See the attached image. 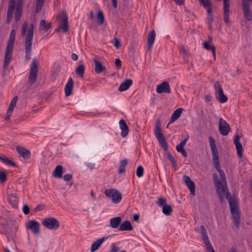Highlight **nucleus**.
Wrapping results in <instances>:
<instances>
[{
    "mask_svg": "<svg viewBox=\"0 0 252 252\" xmlns=\"http://www.w3.org/2000/svg\"><path fill=\"white\" fill-rule=\"evenodd\" d=\"M22 6L21 5L18 4L16 8L15 13V20L16 22H18L20 20L22 14Z\"/></svg>",
    "mask_w": 252,
    "mask_h": 252,
    "instance_id": "obj_31",
    "label": "nucleus"
},
{
    "mask_svg": "<svg viewBox=\"0 0 252 252\" xmlns=\"http://www.w3.org/2000/svg\"><path fill=\"white\" fill-rule=\"evenodd\" d=\"M18 99V96H15L11 101V102L10 103V105L11 106H15L17 102V100Z\"/></svg>",
    "mask_w": 252,
    "mask_h": 252,
    "instance_id": "obj_51",
    "label": "nucleus"
},
{
    "mask_svg": "<svg viewBox=\"0 0 252 252\" xmlns=\"http://www.w3.org/2000/svg\"><path fill=\"white\" fill-rule=\"evenodd\" d=\"M180 153L184 157L187 158L188 157L187 153L185 149H183L182 151H181Z\"/></svg>",
    "mask_w": 252,
    "mask_h": 252,
    "instance_id": "obj_58",
    "label": "nucleus"
},
{
    "mask_svg": "<svg viewBox=\"0 0 252 252\" xmlns=\"http://www.w3.org/2000/svg\"><path fill=\"white\" fill-rule=\"evenodd\" d=\"M105 238L104 237H102L100 239H97L94 242L91 246V252H94L96 251L103 242H104Z\"/></svg>",
    "mask_w": 252,
    "mask_h": 252,
    "instance_id": "obj_28",
    "label": "nucleus"
},
{
    "mask_svg": "<svg viewBox=\"0 0 252 252\" xmlns=\"http://www.w3.org/2000/svg\"><path fill=\"white\" fill-rule=\"evenodd\" d=\"M14 107L15 106L9 105L7 111H8V113H12Z\"/></svg>",
    "mask_w": 252,
    "mask_h": 252,
    "instance_id": "obj_63",
    "label": "nucleus"
},
{
    "mask_svg": "<svg viewBox=\"0 0 252 252\" xmlns=\"http://www.w3.org/2000/svg\"><path fill=\"white\" fill-rule=\"evenodd\" d=\"M115 64L117 68H120L122 65L121 61L119 59H116L115 60Z\"/></svg>",
    "mask_w": 252,
    "mask_h": 252,
    "instance_id": "obj_54",
    "label": "nucleus"
},
{
    "mask_svg": "<svg viewBox=\"0 0 252 252\" xmlns=\"http://www.w3.org/2000/svg\"><path fill=\"white\" fill-rule=\"evenodd\" d=\"M166 156L168 160L172 163V167H175L176 166V160L172 155L170 153H167Z\"/></svg>",
    "mask_w": 252,
    "mask_h": 252,
    "instance_id": "obj_42",
    "label": "nucleus"
},
{
    "mask_svg": "<svg viewBox=\"0 0 252 252\" xmlns=\"http://www.w3.org/2000/svg\"><path fill=\"white\" fill-rule=\"evenodd\" d=\"M240 138L239 135H236L234 139V143L236 146L238 156L240 158H242L243 155V146L240 142Z\"/></svg>",
    "mask_w": 252,
    "mask_h": 252,
    "instance_id": "obj_18",
    "label": "nucleus"
},
{
    "mask_svg": "<svg viewBox=\"0 0 252 252\" xmlns=\"http://www.w3.org/2000/svg\"><path fill=\"white\" fill-rule=\"evenodd\" d=\"M7 201L9 204L13 208H17L18 200L16 195L15 194H9L7 196Z\"/></svg>",
    "mask_w": 252,
    "mask_h": 252,
    "instance_id": "obj_20",
    "label": "nucleus"
},
{
    "mask_svg": "<svg viewBox=\"0 0 252 252\" xmlns=\"http://www.w3.org/2000/svg\"><path fill=\"white\" fill-rule=\"evenodd\" d=\"M28 26V23L27 22H24L22 25V35L24 36L26 35V33L27 31V28Z\"/></svg>",
    "mask_w": 252,
    "mask_h": 252,
    "instance_id": "obj_44",
    "label": "nucleus"
},
{
    "mask_svg": "<svg viewBox=\"0 0 252 252\" xmlns=\"http://www.w3.org/2000/svg\"><path fill=\"white\" fill-rule=\"evenodd\" d=\"M209 142L212 154V160L214 166L218 173H214L212 178L213 183L221 202L225 195L227 199L232 214V218L235 225L239 228L241 224L240 214L239 210L238 202L236 198L232 197L229 192L224 171L221 169L220 161L215 139L211 136L209 137Z\"/></svg>",
    "mask_w": 252,
    "mask_h": 252,
    "instance_id": "obj_1",
    "label": "nucleus"
},
{
    "mask_svg": "<svg viewBox=\"0 0 252 252\" xmlns=\"http://www.w3.org/2000/svg\"><path fill=\"white\" fill-rule=\"evenodd\" d=\"M71 57L72 60L74 61H77L78 59V55L75 53H72Z\"/></svg>",
    "mask_w": 252,
    "mask_h": 252,
    "instance_id": "obj_62",
    "label": "nucleus"
},
{
    "mask_svg": "<svg viewBox=\"0 0 252 252\" xmlns=\"http://www.w3.org/2000/svg\"><path fill=\"white\" fill-rule=\"evenodd\" d=\"M112 5H113V6L115 8H117V5H118L117 0H112Z\"/></svg>",
    "mask_w": 252,
    "mask_h": 252,
    "instance_id": "obj_64",
    "label": "nucleus"
},
{
    "mask_svg": "<svg viewBox=\"0 0 252 252\" xmlns=\"http://www.w3.org/2000/svg\"><path fill=\"white\" fill-rule=\"evenodd\" d=\"M38 70L31 69L30 75L28 78V82L30 85H33L37 79Z\"/></svg>",
    "mask_w": 252,
    "mask_h": 252,
    "instance_id": "obj_22",
    "label": "nucleus"
},
{
    "mask_svg": "<svg viewBox=\"0 0 252 252\" xmlns=\"http://www.w3.org/2000/svg\"><path fill=\"white\" fill-rule=\"evenodd\" d=\"M166 201L167 200L165 198L161 197L158 198V201H156V203L159 206L163 207V206L166 205Z\"/></svg>",
    "mask_w": 252,
    "mask_h": 252,
    "instance_id": "obj_41",
    "label": "nucleus"
},
{
    "mask_svg": "<svg viewBox=\"0 0 252 252\" xmlns=\"http://www.w3.org/2000/svg\"><path fill=\"white\" fill-rule=\"evenodd\" d=\"M52 27L51 23H46V21L44 19H42L40 21L39 24V30H46V31H48Z\"/></svg>",
    "mask_w": 252,
    "mask_h": 252,
    "instance_id": "obj_30",
    "label": "nucleus"
},
{
    "mask_svg": "<svg viewBox=\"0 0 252 252\" xmlns=\"http://www.w3.org/2000/svg\"><path fill=\"white\" fill-rule=\"evenodd\" d=\"M200 4L206 9L208 23H213L214 17L212 13V4L211 0H198Z\"/></svg>",
    "mask_w": 252,
    "mask_h": 252,
    "instance_id": "obj_7",
    "label": "nucleus"
},
{
    "mask_svg": "<svg viewBox=\"0 0 252 252\" xmlns=\"http://www.w3.org/2000/svg\"><path fill=\"white\" fill-rule=\"evenodd\" d=\"M11 114H12V113H8V111H7L6 114L4 117V120H9L11 115Z\"/></svg>",
    "mask_w": 252,
    "mask_h": 252,
    "instance_id": "obj_61",
    "label": "nucleus"
},
{
    "mask_svg": "<svg viewBox=\"0 0 252 252\" xmlns=\"http://www.w3.org/2000/svg\"><path fill=\"white\" fill-rule=\"evenodd\" d=\"M85 71V66L83 64H80L76 69V73L79 76L83 77Z\"/></svg>",
    "mask_w": 252,
    "mask_h": 252,
    "instance_id": "obj_38",
    "label": "nucleus"
},
{
    "mask_svg": "<svg viewBox=\"0 0 252 252\" xmlns=\"http://www.w3.org/2000/svg\"><path fill=\"white\" fill-rule=\"evenodd\" d=\"M122 218L121 217L113 218L110 220L109 226L113 228H117L121 224Z\"/></svg>",
    "mask_w": 252,
    "mask_h": 252,
    "instance_id": "obj_27",
    "label": "nucleus"
},
{
    "mask_svg": "<svg viewBox=\"0 0 252 252\" xmlns=\"http://www.w3.org/2000/svg\"><path fill=\"white\" fill-rule=\"evenodd\" d=\"M132 80L130 79H126L125 81L121 84L118 91L120 92H124L129 89L132 84Z\"/></svg>",
    "mask_w": 252,
    "mask_h": 252,
    "instance_id": "obj_19",
    "label": "nucleus"
},
{
    "mask_svg": "<svg viewBox=\"0 0 252 252\" xmlns=\"http://www.w3.org/2000/svg\"><path fill=\"white\" fill-rule=\"evenodd\" d=\"M189 135H188L187 137L185 139H184V140H182L180 142V143L179 144L180 146H183L184 147L185 146V145L186 144L187 140L189 139Z\"/></svg>",
    "mask_w": 252,
    "mask_h": 252,
    "instance_id": "obj_55",
    "label": "nucleus"
},
{
    "mask_svg": "<svg viewBox=\"0 0 252 252\" xmlns=\"http://www.w3.org/2000/svg\"><path fill=\"white\" fill-rule=\"evenodd\" d=\"M244 15L245 18L249 21H252V11L250 5H243Z\"/></svg>",
    "mask_w": 252,
    "mask_h": 252,
    "instance_id": "obj_25",
    "label": "nucleus"
},
{
    "mask_svg": "<svg viewBox=\"0 0 252 252\" xmlns=\"http://www.w3.org/2000/svg\"><path fill=\"white\" fill-rule=\"evenodd\" d=\"M15 40V31L12 30L9 37L4 55L3 70H6L12 61V53L14 49V45Z\"/></svg>",
    "mask_w": 252,
    "mask_h": 252,
    "instance_id": "obj_2",
    "label": "nucleus"
},
{
    "mask_svg": "<svg viewBox=\"0 0 252 252\" xmlns=\"http://www.w3.org/2000/svg\"><path fill=\"white\" fill-rule=\"evenodd\" d=\"M6 173L4 171H0V181L1 183L6 181Z\"/></svg>",
    "mask_w": 252,
    "mask_h": 252,
    "instance_id": "obj_46",
    "label": "nucleus"
},
{
    "mask_svg": "<svg viewBox=\"0 0 252 252\" xmlns=\"http://www.w3.org/2000/svg\"><path fill=\"white\" fill-rule=\"evenodd\" d=\"M73 87V81L72 79L70 77L67 83L65 85L64 91H65V95L66 96H68L70 95L72 93V89Z\"/></svg>",
    "mask_w": 252,
    "mask_h": 252,
    "instance_id": "obj_21",
    "label": "nucleus"
},
{
    "mask_svg": "<svg viewBox=\"0 0 252 252\" xmlns=\"http://www.w3.org/2000/svg\"><path fill=\"white\" fill-rule=\"evenodd\" d=\"M22 210H23V213L25 215H28L30 213V208L28 206V205H27L26 204L24 205V206L23 207Z\"/></svg>",
    "mask_w": 252,
    "mask_h": 252,
    "instance_id": "obj_48",
    "label": "nucleus"
},
{
    "mask_svg": "<svg viewBox=\"0 0 252 252\" xmlns=\"http://www.w3.org/2000/svg\"><path fill=\"white\" fill-rule=\"evenodd\" d=\"M156 37V33L154 30H153L148 34L147 46L149 49H150L153 46Z\"/></svg>",
    "mask_w": 252,
    "mask_h": 252,
    "instance_id": "obj_26",
    "label": "nucleus"
},
{
    "mask_svg": "<svg viewBox=\"0 0 252 252\" xmlns=\"http://www.w3.org/2000/svg\"><path fill=\"white\" fill-rule=\"evenodd\" d=\"M203 47L208 51H212L213 50V48H215V47L214 46H212L210 44L209 42L205 41L203 43Z\"/></svg>",
    "mask_w": 252,
    "mask_h": 252,
    "instance_id": "obj_45",
    "label": "nucleus"
},
{
    "mask_svg": "<svg viewBox=\"0 0 252 252\" xmlns=\"http://www.w3.org/2000/svg\"><path fill=\"white\" fill-rule=\"evenodd\" d=\"M183 178L188 187L190 190V193L192 195H195V186L194 182L192 181L190 178L187 175H184Z\"/></svg>",
    "mask_w": 252,
    "mask_h": 252,
    "instance_id": "obj_12",
    "label": "nucleus"
},
{
    "mask_svg": "<svg viewBox=\"0 0 252 252\" xmlns=\"http://www.w3.org/2000/svg\"><path fill=\"white\" fill-rule=\"evenodd\" d=\"M63 167L62 165H59L54 169L53 174L55 177L61 178L63 177Z\"/></svg>",
    "mask_w": 252,
    "mask_h": 252,
    "instance_id": "obj_29",
    "label": "nucleus"
},
{
    "mask_svg": "<svg viewBox=\"0 0 252 252\" xmlns=\"http://www.w3.org/2000/svg\"><path fill=\"white\" fill-rule=\"evenodd\" d=\"M119 248L115 245V244H113L111 246V250L110 252H118Z\"/></svg>",
    "mask_w": 252,
    "mask_h": 252,
    "instance_id": "obj_52",
    "label": "nucleus"
},
{
    "mask_svg": "<svg viewBox=\"0 0 252 252\" xmlns=\"http://www.w3.org/2000/svg\"><path fill=\"white\" fill-rule=\"evenodd\" d=\"M34 32L33 24H31L28 31L25 40V59L28 61L31 59L32 50V40Z\"/></svg>",
    "mask_w": 252,
    "mask_h": 252,
    "instance_id": "obj_3",
    "label": "nucleus"
},
{
    "mask_svg": "<svg viewBox=\"0 0 252 252\" xmlns=\"http://www.w3.org/2000/svg\"><path fill=\"white\" fill-rule=\"evenodd\" d=\"M162 211L164 215L166 216H169L171 215V213L173 211V209L170 205H165V206H163V207H162Z\"/></svg>",
    "mask_w": 252,
    "mask_h": 252,
    "instance_id": "obj_37",
    "label": "nucleus"
},
{
    "mask_svg": "<svg viewBox=\"0 0 252 252\" xmlns=\"http://www.w3.org/2000/svg\"><path fill=\"white\" fill-rule=\"evenodd\" d=\"M12 17H13L12 14H10L7 13L6 19V23L7 24H9L10 23Z\"/></svg>",
    "mask_w": 252,
    "mask_h": 252,
    "instance_id": "obj_53",
    "label": "nucleus"
},
{
    "mask_svg": "<svg viewBox=\"0 0 252 252\" xmlns=\"http://www.w3.org/2000/svg\"><path fill=\"white\" fill-rule=\"evenodd\" d=\"M15 2H9L7 13L13 15L14 10L15 8Z\"/></svg>",
    "mask_w": 252,
    "mask_h": 252,
    "instance_id": "obj_39",
    "label": "nucleus"
},
{
    "mask_svg": "<svg viewBox=\"0 0 252 252\" xmlns=\"http://www.w3.org/2000/svg\"><path fill=\"white\" fill-rule=\"evenodd\" d=\"M44 209V205L42 204L37 205L34 209L35 212L43 210Z\"/></svg>",
    "mask_w": 252,
    "mask_h": 252,
    "instance_id": "obj_50",
    "label": "nucleus"
},
{
    "mask_svg": "<svg viewBox=\"0 0 252 252\" xmlns=\"http://www.w3.org/2000/svg\"><path fill=\"white\" fill-rule=\"evenodd\" d=\"M94 163H88L86 164V166L91 169H94Z\"/></svg>",
    "mask_w": 252,
    "mask_h": 252,
    "instance_id": "obj_60",
    "label": "nucleus"
},
{
    "mask_svg": "<svg viewBox=\"0 0 252 252\" xmlns=\"http://www.w3.org/2000/svg\"><path fill=\"white\" fill-rule=\"evenodd\" d=\"M16 149L18 154L25 159H28L30 158L31 153L29 150L20 146H17Z\"/></svg>",
    "mask_w": 252,
    "mask_h": 252,
    "instance_id": "obj_14",
    "label": "nucleus"
},
{
    "mask_svg": "<svg viewBox=\"0 0 252 252\" xmlns=\"http://www.w3.org/2000/svg\"><path fill=\"white\" fill-rule=\"evenodd\" d=\"M104 194L107 197H111L112 202L115 204L120 203L122 199V193L115 189H105Z\"/></svg>",
    "mask_w": 252,
    "mask_h": 252,
    "instance_id": "obj_5",
    "label": "nucleus"
},
{
    "mask_svg": "<svg viewBox=\"0 0 252 252\" xmlns=\"http://www.w3.org/2000/svg\"><path fill=\"white\" fill-rule=\"evenodd\" d=\"M94 65V71L97 74H99L103 71H106L105 67L96 58L93 59Z\"/></svg>",
    "mask_w": 252,
    "mask_h": 252,
    "instance_id": "obj_16",
    "label": "nucleus"
},
{
    "mask_svg": "<svg viewBox=\"0 0 252 252\" xmlns=\"http://www.w3.org/2000/svg\"><path fill=\"white\" fill-rule=\"evenodd\" d=\"M133 229V227L129 220H126L122 223H121L120 226L119 228L120 231H130Z\"/></svg>",
    "mask_w": 252,
    "mask_h": 252,
    "instance_id": "obj_23",
    "label": "nucleus"
},
{
    "mask_svg": "<svg viewBox=\"0 0 252 252\" xmlns=\"http://www.w3.org/2000/svg\"><path fill=\"white\" fill-rule=\"evenodd\" d=\"M0 160L3 163L7 165L11 166L13 167H17V164L14 162L12 160L8 158L5 156H0Z\"/></svg>",
    "mask_w": 252,
    "mask_h": 252,
    "instance_id": "obj_32",
    "label": "nucleus"
},
{
    "mask_svg": "<svg viewBox=\"0 0 252 252\" xmlns=\"http://www.w3.org/2000/svg\"><path fill=\"white\" fill-rule=\"evenodd\" d=\"M251 1H252V0H242V6L245 5H250Z\"/></svg>",
    "mask_w": 252,
    "mask_h": 252,
    "instance_id": "obj_57",
    "label": "nucleus"
},
{
    "mask_svg": "<svg viewBox=\"0 0 252 252\" xmlns=\"http://www.w3.org/2000/svg\"><path fill=\"white\" fill-rule=\"evenodd\" d=\"M120 128L122 130L121 135L123 137H126L129 132V129L126 121L124 119H121L119 121Z\"/></svg>",
    "mask_w": 252,
    "mask_h": 252,
    "instance_id": "obj_17",
    "label": "nucleus"
},
{
    "mask_svg": "<svg viewBox=\"0 0 252 252\" xmlns=\"http://www.w3.org/2000/svg\"><path fill=\"white\" fill-rule=\"evenodd\" d=\"M223 0V16L224 17V22L227 24L229 22V0Z\"/></svg>",
    "mask_w": 252,
    "mask_h": 252,
    "instance_id": "obj_10",
    "label": "nucleus"
},
{
    "mask_svg": "<svg viewBox=\"0 0 252 252\" xmlns=\"http://www.w3.org/2000/svg\"><path fill=\"white\" fill-rule=\"evenodd\" d=\"M136 175L138 177L140 178L143 176L144 174V168L142 165L138 166L136 169Z\"/></svg>",
    "mask_w": 252,
    "mask_h": 252,
    "instance_id": "obj_40",
    "label": "nucleus"
},
{
    "mask_svg": "<svg viewBox=\"0 0 252 252\" xmlns=\"http://www.w3.org/2000/svg\"><path fill=\"white\" fill-rule=\"evenodd\" d=\"M42 224L51 230H57L60 226L59 221L55 218L48 217L44 219Z\"/></svg>",
    "mask_w": 252,
    "mask_h": 252,
    "instance_id": "obj_8",
    "label": "nucleus"
},
{
    "mask_svg": "<svg viewBox=\"0 0 252 252\" xmlns=\"http://www.w3.org/2000/svg\"><path fill=\"white\" fill-rule=\"evenodd\" d=\"M128 163V160L126 158H123L120 161V164L118 172L122 174L126 171V167Z\"/></svg>",
    "mask_w": 252,
    "mask_h": 252,
    "instance_id": "obj_33",
    "label": "nucleus"
},
{
    "mask_svg": "<svg viewBox=\"0 0 252 252\" xmlns=\"http://www.w3.org/2000/svg\"><path fill=\"white\" fill-rule=\"evenodd\" d=\"M219 129L220 133L223 136L227 135L230 129L229 125L222 118L219 120Z\"/></svg>",
    "mask_w": 252,
    "mask_h": 252,
    "instance_id": "obj_9",
    "label": "nucleus"
},
{
    "mask_svg": "<svg viewBox=\"0 0 252 252\" xmlns=\"http://www.w3.org/2000/svg\"><path fill=\"white\" fill-rule=\"evenodd\" d=\"M73 178L72 174H66L63 176V179L65 181H69Z\"/></svg>",
    "mask_w": 252,
    "mask_h": 252,
    "instance_id": "obj_49",
    "label": "nucleus"
},
{
    "mask_svg": "<svg viewBox=\"0 0 252 252\" xmlns=\"http://www.w3.org/2000/svg\"><path fill=\"white\" fill-rule=\"evenodd\" d=\"M214 89L215 91L216 98L219 101L220 103H223L226 102L227 100V97L224 94L221 85L219 81H216L214 83Z\"/></svg>",
    "mask_w": 252,
    "mask_h": 252,
    "instance_id": "obj_6",
    "label": "nucleus"
},
{
    "mask_svg": "<svg viewBox=\"0 0 252 252\" xmlns=\"http://www.w3.org/2000/svg\"><path fill=\"white\" fill-rule=\"evenodd\" d=\"M200 233L201 234L202 237L207 236V231L204 225H200Z\"/></svg>",
    "mask_w": 252,
    "mask_h": 252,
    "instance_id": "obj_47",
    "label": "nucleus"
},
{
    "mask_svg": "<svg viewBox=\"0 0 252 252\" xmlns=\"http://www.w3.org/2000/svg\"><path fill=\"white\" fill-rule=\"evenodd\" d=\"M204 98L206 101L210 102L212 100V96L209 94H205L204 95Z\"/></svg>",
    "mask_w": 252,
    "mask_h": 252,
    "instance_id": "obj_56",
    "label": "nucleus"
},
{
    "mask_svg": "<svg viewBox=\"0 0 252 252\" xmlns=\"http://www.w3.org/2000/svg\"><path fill=\"white\" fill-rule=\"evenodd\" d=\"M104 20V16L103 15V13L100 9H99L98 10L97 14L96 21H97V24L98 25L102 24L103 23Z\"/></svg>",
    "mask_w": 252,
    "mask_h": 252,
    "instance_id": "obj_34",
    "label": "nucleus"
},
{
    "mask_svg": "<svg viewBox=\"0 0 252 252\" xmlns=\"http://www.w3.org/2000/svg\"><path fill=\"white\" fill-rule=\"evenodd\" d=\"M202 239L203 240L204 244L206 246V248L207 251L213 249V247L209 239L208 235L202 237Z\"/></svg>",
    "mask_w": 252,
    "mask_h": 252,
    "instance_id": "obj_36",
    "label": "nucleus"
},
{
    "mask_svg": "<svg viewBox=\"0 0 252 252\" xmlns=\"http://www.w3.org/2000/svg\"><path fill=\"white\" fill-rule=\"evenodd\" d=\"M183 110V109L182 108H179L175 110L171 115L168 125L176 121L181 115Z\"/></svg>",
    "mask_w": 252,
    "mask_h": 252,
    "instance_id": "obj_24",
    "label": "nucleus"
},
{
    "mask_svg": "<svg viewBox=\"0 0 252 252\" xmlns=\"http://www.w3.org/2000/svg\"><path fill=\"white\" fill-rule=\"evenodd\" d=\"M156 92L158 94L162 93L170 94L171 90L169 83L166 81H164L157 86Z\"/></svg>",
    "mask_w": 252,
    "mask_h": 252,
    "instance_id": "obj_11",
    "label": "nucleus"
},
{
    "mask_svg": "<svg viewBox=\"0 0 252 252\" xmlns=\"http://www.w3.org/2000/svg\"><path fill=\"white\" fill-rule=\"evenodd\" d=\"M59 16L62 18L63 21V24L61 26V28L63 32H65L68 30L67 14L66 11H63Z\"/></svg>",
    "mask_w": 252,
    "mask_h": 252,
    "instance_id": "obj_15",
    "label": "nucleus"
},
{
    "mask_svg": "<svg viewBox=\"0 0 252 252\" xmlns=\"http://www.w3.org/2000/svg\"><path fill=\"white\" fill-rule=\"evenodd\" d=\"M176 3L179 5H181L183 4H184V0H174Z\"/></svg>",
    "mask_w": 252,
    "mask_h": 252,
    "instance_id": "obj_59",
    "label": "nucleus"
},
{
    "mask_svg": "<svg viewBox=\"0 0 252 252\" xmlns=\"http://www.w3.org/2000/svg\"><path fill=\"white\" fill-rule=\"evenodd\" d=\"M160 126L161 125L160 121L159 120H158L156 123V125L154 128L155 135L164 151H167V143L165 140L164 135L161 132Z\"/></svg>",
    "mask_w": 252,
    "mask_h": 252,
    "instance_id": "obj_4",
    "label": "nucleus"
},
{
    "mask_svg": "<svg viewBox=\"0 0 252 252\" xmlns=\"http://www.w3.org/2000/svg\"><path fill=\"white\" fill-rule=\"evenodd\" d=\"M27 227L32 230L33 234H37L39 232V223L36 220H29L27 225Z\"/></svg>",
    "mask_w": 252,
    "mask_h": 252,
    "instance_id": "obj_13",
    "label": "nucleus"
},
{
    "mask_svg": "<svg viewBox=\"0 0 252 252\" xmlns=\"http://www.w3.org/2000/svg\"><path fill=\"white\" fill-rule=\"evenodd\" d=\"M45 0H36L35 12L39 13L43 6Z\"/></svg>",
    "mask_w": 252,
    "mask_h": 252,
    "instance_id": "obj_35",
    "label": "nucleus"
},
{
    "mask_svg": "<svg viewBox=\"0 0 252 252\" xmlns=\"http://www.w3.org/2000/svg\"><path fill=\"white\" fill-rule=\"evenodd\" d=\"M38 65V62L35 58H34L32 60V63L31 64V69L33 70H38L37 66Z\"/></svg>",
    "mask_w": 252,
    "mask_h": 252,
    "instance_id": "obj_43",
    "label": "nucleus"
}]
</instances>
